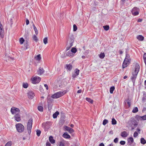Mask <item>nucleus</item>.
<instances>
[{
	"mask_svg": "<svg viewBox=\"0 0 146 146\" xmlns=\"http://www.w3.org/2000/svg\"><path fill=\"white\" fill-rule=\"evenodd\" d=\"M82 92V90H79L78 91L77 93H80Z\"/></svg>",
	"mask_w": 146,
	"mask_h": 146,
	"instance_id": "57",
	"label": "nucleus"
},
{
	"mask_svg": "<svg viewBox=\"0 0 146 146\" xmlns=\"http://www.w3.org/2000/svg\"><path fill=\"white\" fill-rule=\"evenodd\" d=\"M36 134L38 137L40 135L41 132L40 130H37L36 131Z\"/></svg>",
	"mask_w": 146,
	"mask_h": 146,
	"instance_id": "43",
	"label": "nucleus"
},
{
	"mask_svg": "<svg viewBox=\"0 0 146 146\" xmlns=\"http://www.w3.org/2000/svg\"><path fill=\"white\" fill-rule=\"evenodd\" d=\"M34 30L35 32V34L36 35H37L38 33V31L37 29H35Z\"/></svg>",
	"mask_w": 146,
	"mask_h": 146,
	"instance_id": "55",
	"label": "nucleus"
},
{
	"mask_svg": "<svg viewBox=\"0 0 146 146\" xmlns=\"http://www.w3.org/2000/svg\"><path fill=\"white\" fill-rule=\"evenodd\" d=\"M141 143L143 144H144L146 143V141L143 138H141Z\"/></svg>",
	"mask_w": 146,
	"mask_h": 146,
	"instance_id": "27",
	"label": "nucleus"
},
{
	"mask_svg": "<svg viewBox=\"0 0 146 146\" xmlns=\"http://www.w3.org/2000/svg\"><path fill=\"white\" fill-rule=\"evenodd\" d=\"M86 101L89 102H90L91 104L93 103V100L90 98H86Z\"/></svg>",
	"mask_w": 146,
	"mask_h": 146,
	"instance_id": "30",
	"label": "nucleus"
},
{
	"mask_svg": "<svg viewBox=\"0 0 146 146\" xmlns=\"http://www.w3.org/2000/svg\"><path fill=\"white\" fill-rule=\"evenodd\" d=\"M20 111V110L18 108L13 107H12L11 109V112L12 114H14L16 113H18Z\"/></svg>",
	"mask_w": 146,
	"mask_h": 146,
	"instance_id": "7",
	"label": "nucleus"
},
{
	"mask_svg": "<svg viewBox=\"0 0 146 146\" xmlns=\"http://www.w3.org/2000/svg\"><path fill=\"white\" fill-rule=\"evenodd\" d=\"M127 78V76H125L123 77V78H124V79H125Z\"/></svg>",
	"mask_w": 146,
	"mask_h": 146,
	"instance_id": "64",
	"label": "nucleus"
},
{
	"mask_svg": "<svg viewBox=\"0 0 146 146\" xmlns=\"http://www.w3.org/2000/svg\"><path fill=\"white\" fill-rule=\"evenodd\" d=\"M62 136L68 139L70 138V135L67 133H64L63 135Z\"/></svg>",
	"mask_w": 146,
	"mask_h": 146,
	"instance_id": "20",
	"label": "nucleus"
},
{
	"mask_svg": "<svg viewBox=\"0 0 146 146\" xmlns=\"http://www.w3.org/2000/svg\"><path fill=\"white\" fill-rule=\"evenodd\" d=\"M128 135V134L125 131H124L122 132L121 133V135L122 137H127Z\"/></svg>",
	"mask_w": 146,
	"mask_h": 146,
	"instance_id": "16",
	"label": "nucleus"
},
{
	"mask_svg": "<svg viewBox=\"0 0 146 146\" xmlns=\"http://www.w3.org/2000/svg\"><path fill=\"white\" fill-rule=\"evenodd\" d=\"M140 68V66L139 64L138 63H136L135 65V69L133 70L132 72V76L131 77V80L133 85L135 83V79L137 74L139 71Z\"/></svg>",
	"mask_w": 146,
	"mask_h": 146,
	"instance_id": "1",
	"label": "nucleus"
},
{
	"mask_svg": "<svg viewBox=\"0 0 146 146\" xmlns=\"http://www.w3.org/2000/svg\"><path fill=\"white\" fill-rule=\"evenodd\" d=\"M38 110L41 112H42L43 111V107L41 106H38Z\"/></svg>",
	"mask_w": 146,
	"mask_h": 146,
	"instance_id": "31",
	"label": "nucleus"
},
{
	"mask_svg": "<svg viewBox=\"0 0 146 146\" xmlns=\"http://www.w3.org/2000/svg\"><path fill=\"white\" fill-rule=\"evenodd\" d=\"M66 93V92L64 91H61L52 95L51 96V97L52 98L54 99L58 98L63 96Z\"/></svg>",
	"mask_w": 146,
	"mask_h": 146,
	"instance_id": "3",
	"label": "nucleus"
},
{
	"mask_svg": "<svg viewBox=\"0 0 146 146\" xmlns=\"http://www.w3.org/2000/svg\"><path fill=\"white\" fill-rule=\"evenodd\" d=\"M126 101L127 102L128 105L129 106H130V103L129 102V100L128 99Z\"/></svg>",
	"mask_w": 146,
	"mask_h": 146,
	"instance_id": "50",
	"label": "nucleus"
},
{
	"mask_svg": "<svg viewBox=\"0 0 146 146\" xmlns=\"http://www.w3.org/2000/svg\"><path fill=\"white\" fill-rule=\"evenodd\" d=\"M113 143H111L108 146H113Z\"/></svg>",
	"mask_w": 146,
	"mask_h": 146,
	"instance_id": "63",
	"label": "nucleus"
},
{
	"mask_svg": "<svg viewBox=\"0 0 146 146\" xmlns=\"http://www.w3.org/2000/svg\"><path fill=\"white\" fill-rule=\"evenodd\" d=\"M99 146H104V145L103 143H101L100 144Z\"/></svg>",
	"mask_w": 146,
	"mask_h": 146,
	"instance_id": "58",
	"label": "nucleus"
},
{
	"mask_svg": "<svg viewBox=\"0 0 146 146\" xmlns=\"http://www.w3.org/2000/svg\"><path fill=\"white\" fill-rule=\"evenodd\" d=\"M138 135V133L137 132L135 131L133 134V137H136Z\"/></svg>",
	"mask_w": 146,
	"mask_h": 146,
	"instance_id": "46",
	"label": "nucleus"
},
{
	"mask_svg": "<svg viewBox=\"0 0 146 146\" xmlns=\"http://www.w3.org/2000/svg\"><path fill=\"white\" fill-rule=\"evenodd\" d=\"M99 57L101 59H102L105 56L104 53L101 52L99 55Z\"/></svg>",
	"mask_w": 146,
	"mask_h": 146,
	"instance_id": "24",
	"label": "nucleus"
},
{
	"mask_svg": "<svg viewBox=\"0 0 146 146\" xmlns=\"http://www.w3.org/2000/svg\"><path fill=\"white\" fill-rule=\"evenodd\" d=\"M59 112L57 111L53 115V117L54 118H56L57 117V116L59 114Z\"/></svg>",
	"mask_w": 146,
	"mask_h": 146,
	"instance_id": "23",
	"label": "nucleus"
},
{
	"mask_svg": "<svg viewBox=\"0 0 146 146\" xmlns=\"http://www.w3.org/2000/svg\"><path fill=\"white\" fill-rule=\"evenodd\" d=\"M41 78L38 76L32 78V83L33 84H36L39 83L41 80Z\"/></svg>",
	"mask_w": 146,
	"mask_h": 146,
	"instance_id": "6",
	"label": "nucleus"
},
{
	"mask_svg": "<svg viewBox=\"0 0 146 146\" xmlns=\"http://www.w3.org/2000/svg\"><path fill=\"white\" fill-rule=\"evenodd\" d=\"M71 51L74 54L76 52L77 49L76 48L73 47L72 48Z\"/></svg>",
	"mask_w": 146,
	"mask_h": 146,
	"instance_id": "28",
	"label": "nucleus"
},
{
	"mask_svg": "<svg viewBox=\"0 0 146 146\" xmlns=\"http://www.w3.org/2000/svg\"><path fill=\"white\" fill-rule=\"evenodd\" d=\"M111 123L113 125H115L116 124L117 121L115 119L112 118V119Z\"/></svg>",
	"mask_w": 146,
	"mask_h": 146,
	"instance_id": "32",
	"label": "nucleus"
},
{
	"mask_svg": "<svg viewBox=\"0 0 146 146\" xmlns=\"http://www.w3.org/2000/svg\"><path fill=\"white\" fill-rule=\"evenodd\" d=\"M65 129L70 133H72L74 131L73 129L67 126L65 127Z\"/></svg>",
	"mask_w": 146,
	"mask_h": 146,
	"instance_id": "15",
	"label": "nucleus"
},
{
	"mask_svg": "<svg viewBox=\"0 0 146 146\" xmlns=\"http://www.w3.org/2000/svg\"><path fill=\"white\" fill-rule=\"evenodd\" d=\"M46 146H51V144L49 142H47L46 143Z\"/></svg>",
	"mask_w": 146,
	"mask_h": 146,
	"instance_id": "53",
	"label": "nucleus"
},
{
	"mask_svg": "<svg viewBox=\"0 0 146 146\" xmlns=\"http://www.w3.org/2000/svg\"><path fill=\"white\" fill-rule=\"evenodd\" d=\"M108 122V121L107 119H104V120L103 122V124L104 125H106Z\"/></svg>",
	"mask_w": 146,
	"mask_h": 146,
	"instance_id": "40",
	"label": "nucleus"
},
{
	"mask_svg": "<svg viewBox=\"0 0 146 146\" xmlns=\"http://www.w3.org/2000/svg\"><path fill=\"white\" fill-rule=\"evenodd\" d=\"M139 9L137 7H135L132 9L131 11L132 14L134 16H136L138 15L139 14Z\"/></svg>",
	"mask_w": 146,
	"mask_h": 146,
	"instance_id": "8",
	"label": "nucleus"
},
{
	"mask_svg": "<svg viewBox=\"0 0 146 146\" xmlns=\"http://www.w3.org/2000/svg\"><path fill=\"white\" fill-rule=\"evenodd\" d=\"M12 143V142L11 141H9L5 145V146H11Z\"/></svg>",
	"mask_w": 146,
	"mask_h": 146,
	"instance_id": "36",
	"label": "nucleus"
},
{
	"mask_svg": "<svg viewBox=\"0 0 146 146\" xmlns=\"http://www.w3.org/2000/svg\"><path fill=\"white\" fill-rule=\"evenodd\" d=\"M115 89V88L114 86L111 87L110 88V92L111 94H112L113 92Z\"/></svg>",
	"mask_w": 146,
	"mask_h": 146,
	"instance_id": "33",
	"label": "nucleus"
},
{
	"mask_svg": "<svg viewBox=\"0 0 146 146\" xmlns=\"http://www.w3.org/2000/svg\"><path fill=\"white\" fill-rule=\"evenodd\" d=\"M28 96L29 99H32L34 98L35 95L33 92L32 91H30L28 93Z\"/></svg>",
	"mask_w": 146,
	"mask_h": 146,
	"instance_id": "13",
	"label": "nucleus"
},
{
	"mask_svg": "<svg viewBox=\"0 0 146 146\" xmlns=\"http://www.w3.org/2000/svg\"><path fill=\"white\" fill-rule=\"evenodd\" d=\"M137 130L139 133H140V130L139 128H137Z\"/></svg>",
	"mask_w": 146,
	"mask_h": 146,
	"instance_id": "61",
	"label": "nucleus"
},
{
	"mask_svg": "<svg viewBox=\"0 0 146 146\" xmlns=\"http://www.w3.org/2000/svg\"><path fill=\"white\" fill-rule=\"evenodd\" d=\"M128 124L129 126L131 127V130H133L138 125L137 121L133 117L131 118L129 120Z\"/></svg>",
	"mask_w": 146,
	"mask_h": 146,
	"instance_id": "2",
	"label": "nucleus"
},
{
	"mask_svg": "<svg viewBox=\"0 0 146 146\" xmlns=\"http://www.w3.org/2000/svg\"><path fill=\"white\" fill-rule=\"evenodd\" d=\"M125 58H129V56L128 54H126Z\"/></svg>",
	"mask_w": 146,
	"mask_h": 146,
	"instance_id": "59",
	"label": "nucleus"
},
{
	"mask_svg": "<svg viewBox=\"0 0 146 146\" xmlns=\"http://www.w3.org/2000/svg\"><path fill=\"white\" fill-rule=\"evenodd\" d=\"M49 139V141L51 143L53 144L55 143V141L53 139V137L52 136H50Z\"/></svg>",
	"mask_w": 146,
	"mask_h": 146,
	"instance_id": "19",
	"label": "nucleus"
},
{
	"mask_svg": "<svg viewBox=\"0 0 146 146\" xmlns=\"http://www.w3.org/2000/svg\"><path fill=\"white\" fill-rule=\"evenodd\" d=\"M74 41V40L73 39H71L70 40V42H69L68 43V45L69 46L71 47L73 45V43Z\"/></svg>",
	"mask_w": 146,
	"mask_h": 146,
	"instance_id": "25",
	"label": "nucleus"
},
{
	"mask_svg": "<svg viewBox=\"0 0 146 146\" xmlns=\"http://www.w3.org/2000/svg\"><path fill=\"white\" fill-rule=\"evenodd\" d=\"M14 118L15 119V120L17 122L20 121L21 120L20 115L18 113L14 115Z\"/></svg>",
	"mask_w": 146,
	"mask_h": 146,
	"instance_id": "11",
	"label": "nucleus"
},
{
	"mask_svg": "<svg viewBox=\"0 0 146 146\" xmlns=\"http://www.w3.org/2000/svg\"><path fill=\"white\" fill-rule=\"evenodd\" d=\"M23 86L24 88H26L28 87V85L27 83H25L23 84Z\"/></svg>",
	"mask_w": 146,
	"mask_h": 146,
	"instance_id": "38",
	"label": "nucleus"
},
{
	"mask_svg": "<svg viewBox=\"0 0 146 146\" xmlns=\"http://www.w3.org/2000/svg\"><path fill=\"white\" fill-rule=\"evenodd\" d=\"M33 29H34V30H35V29H36L37 28L35 26L34 24L33 23Z\"/></svg>",
	"mask_w": 146,
	"mask_h": 146,
	"instance_id": "62",
	"label": "nucleus"
},
{
	"mask_svg": "<svg viewBox=\"0 0 146 146\" xmlns=\"http://www.w3.org/2000/svg\"><path fill=\"white\" fill-rule=\"evenodd\" d=\"M29 20L28 19H27L26 20V25H28L29 24Z\"/></svg>",
	"mask_w": 146,
	"mask_h": 146,
	"instance_id": "54",
	"label": "nucleus"
},
{
	"mask_svg": "<svg viewBox=\"0 0 146 146\" xmlns=\"http://www.w3.org/2000/svg\"><path fill=\"white\" fill-rule=\"evenodd\" d=\"M138 108L137 107H136L134 108L132 110V112L133 113H136L138 111Z\"/></svg>",
	"mask_w": 146,
	"mask_h": 146,
	"instance_id": "29",
	"label": "nucleus"
},
{
	"mask_svg": "<svg viewBox=\"0 0 146 146\" xmlns=\"http://www.w3.org/2000/svg\"><path fill=\"white\" fill-rule=\"evenodd\" d=\"M103 28L106 31H108L109 29V27L108 25H105L103 26Z\"/></svg>",
	"mask_w": 146,
	"mask_h": 146,
	"instance_id": "37",
	"label": "nucleus"
},
{
	"mask_svg": "<svg viewBox=\"0 0 146 146\" xmlns=\"http://www.w3.org/2000/svg\"><path fill=\"white\" fill-rule=\"evenodd\" d=\"M66 68L68 70L70 71L72 68V66L70 64H67L66 65Z\"/></svg>",
	"mask_w": 146,
	"mask_h": 146,
	"instance_id": "22",
	"label": "nucleus"
},
{
	"mask_svg": "<svg viewBox=\"0 0 146 146\" xmlns=\"http://www.w3.org/2000/svg\"><path fill=\"white\" fill-rule=\"evenodd\" d=\"M129 58H125L122 64V68H124L126 67L130 62Z\"/></svg>",
	"mask_w": 146,
	"mask_h": 146,
	"instance_id": "9",
	"label": "nucleus"
},
{
	"mask_svg": "<svg viewBox=\"0 0 146 146\" xmlns=\"http://www.w3.org/2000/svg\"><path fill=\"white\" fill-rule=\"evenodd\" d=\"M77 75H76V74L74 73L73 74L72 77L73 78H75Z\"/></svg>",
	"mask_w": 146,
	"mask_h": 146,
	"instance_id": "52",
	"label": "nucleus"
},
{
	"mask_svg": "<svg viewBox=\"0 0 146 146\" xmlns=\"http://www.w3.org/2000/svg\"><path fill=\"white\" fill-rule=\"evenodd\" d=\"M59 146H64V143L62 142H60L59 144Z\"/></svg>",
	"mask_w": 146,
	"mask_h": 146,
	"instance_id": "48",
	"label": "nucleus"
},
{
	"mask_svg": "<svg viewBox=\"0 0 146 146\" xmlns=\"http://www.w3.org/2000/svg\"><path fill=\"white\" fill-rule=\"evenodd\" d=\"M66 56L69 57H73L74 55V54L71 51H69L66 53Z\"/></svg>",
	"mask_w": 146,
	"mask_h": 146,
	"instance_id": "17",
	"label": "nucleus"
},
{
	"mask_svg": "<svg viewBox=\"0 0 146 146\" xmlns=\"http://www.w3.org/2000/svg\"><path fill=\"white\" fill-rule=\"evenodd\" d=\"M120 143L121 145H124L125 143V142L124 141H120Z\"/></svg>",
	"mask_w": 146,
	"mask_h": 146,
	"instance_id": "47",
	"label": "nucleus"
},
{
	"mask_svg": "<svg viewBox=\"0 0 146 146\" xmlns=\"http://www.w3.org/2000/svg\"><path fill=\"white\" fill-rule=\"evenodd\" d=\"M24 41V40L23 38H20V42L21 44H23Z\"/></svg>",
	"mask_w": 146,
	"mask_h": 146,
	"instance_id": "42",
	"label": "nucleus"
},
{
	"mask_svg": "<svg viewBox=\"0 0 146 146\" xmlns=\"http://www.w3.org/2000/svg\"><path fill=\"white\" fill-rule=\"evenodd\" d=\"M38 74L39 75H41L44 72V70L42 68L40 67L38 71Z\"/></svg>",
	"mask_w": 146,
	"mask_h": 146,
	"instance_id": "14",
	"label": "nucleus"
},
{
	"mask_svg": "<svg viewBox=\"0 0 146 146\" xmlns=\"http://www.w3.org/2000/svg\"><path fill=\"white\" fill-rule=\"evenodd\" d=\"M44 87L46 88V89L47 90H48V85L46 84H45L44 85Z\"/></svg>",
	"mask_w": 146,
	"mask_h": 146,
	"instance_id": "51",
	"label": "nucleus"
},
{
	"mask_svg": "<svg viewBox=\"0 0 146 146\" xmlns=\"http://www.w3.org/2000/svg\"><path fill=\"white\" fill-rule=\"evenodd\" d=\"M43 42L44 44H46L48 42V38L47 37H45L43 39Z\"/></svg>",
	"mask_w": 146,
	"mask_h": 146,
	"instance_id": "34",
	"label": "nucleus"
},
{
	"mask_svg": "<svg viewBox=\"0 0 146 146\" xmlns=\"http://www.w3.org/2000/svg\"><path fill=\"white\" fill-rule=\"evenodd\" d=\"M70 47L68 45V46L66 48V50H68L69 49Z\"/></svg>",
	"mask_w": 146,
	"mask_h": 146,
	"instance_id": "56",
	"label": "nucleus"
},
{
	"mask_svg": "<svg viewBox=\"0 0 146 146\" xmlns=\"http://www.w3.org/2000/svg\"><path fill=\"white\" fill-rule=\"evenodd\" d=\"M33 122V120L32 118L29 119L27 123V129L28 133L29 134H30L31 132V129Z\"/></svg>",
	"mask_w": 146,
	"mask_h": 146,
	"instance_id": "5",
	"label": "nucleus"
},
{
	"mask_svg": "<svg viewBox=\"0 0 146 146\" xmlns=\"http://www.w3.org/2000/svg\"><path fill=\"white\" fill-rule=\"evenodd\" d=\"M79 70L77 69H76L75 70V73L76 74V75H78L79 74Z\"/></svg>",
	"mask_w": 146,
	"mask_h": 146,
	"instance_id": "41",
	"label": "nucleus"
},
{
	"mask_svg": "<svg viewBox=\"0 0 146 146\" xmlns=\"http://www.w3.org/2000/svg\"><path fill=\"white\" fill-rule=\"evenodd\" d=\"M142 19H139L138 20V22H141L142 21Z\"/></svg>",
	"mask_w": 146,
	"mask_h": 146,
	"instance_id": "60",
	"label": "nucleus"
},
{
	"mask_svg": "<svg viewBox=\"0 0 146 146\" xmlns=\"http://www.w3.org/2000/svg\"><path fill=\"white\" fill-rule=\"evenodd\" d=\"M118 139L117 138H115L114 140V142L116 143L118 142Z\"/></svg>",
	"mask_w": 146,
	"mask_h": 146,
	"instance_id": "49",
	"label": "nucleus"
},
{
	"mask_svg": "<svg viewBox=\"0 0 146 146\" xmlns=\"http://www.w3.org/2000/svg\"><path fill=\"white\" fill-rule=\"evenodd\" d=\"M4 29L1 22H0V35L2 38L3 37Z\"/></svg>",
	"mask_w": 146,
	"mask_h": 146,
	"instance_id": "12",
	"label": "nucleus"
},
{
	"mask_svg": "<svg viewBox=\"0 0 146 146\" xmlns=\"http://www.w3.org/2000/svg\"><path fill=\"white\" fill-rule=\"evenodd\" d=\"M143 120H146V115L142 116H140L139 118Z\"/></svg>",
	"mask_w": 146,
	"mask_h": 146,
	"instance_id": "39",
	"label": "nucleus"
},
{
	"mask_svg": "<svg viewBox=\"0 0 146 146\" xmlns=\"http://www.w3.org/2000/svg\"><path fill=\"white\" fill-rule=\"evenodd\" d=\"M143 58L144 59V62L146 65V53H145L144 54Z\"/></svg>",
	"mask_w": 146,
	"mask_h": 146,
	"instance_id": "45",
	"label": "nucleus"
},
{
	"mask_svg": "<svg viewBox=\"0 0 146 146\" xmlns=\"http://www.w3.org/2000/svg\"><path fill=\"white\" fill-rule=\"evenodd\" d=\"M33 40H35V41H36V42L38 40L37 36L36 35H34L33 36Z\"/></svg>",
	"mask_w": 146,
	"mask_h": 146,
	"instance_id": "35",
	"label": "nucleus"
},
{
	"mask_svg": "<svg viewBox=\"0 0 146 146\" xmlns=\"http://www.w3.org/2000/svg\"><path fill=\"white\" fill-rule=\"evenodd\" d=\"M35 58L36 60H40L41 59L40 55V54H38L35 57Z\"/></svg>",
	"mask_w": 146,
	"mask_h": 146,
	"instance_id": "26",
	"label": "nucleus"
},
{
	"mask_svg": "<svg viewBox=\"0 0 146 146\" xmlns=\"http://www.w3.org/2000/svg\"><path fill=\"white\" fill-rule=\"evenodd\" d=\"M53 100L50 98H47V104L48 108L49 110L51 109L52 106V102Z\"/></svg>",
	"mask_w": 146,
	"mask_h": 146,
	"instance_id": "10",
	"label": "nucleus"
},
{
	"mask_svg": "<svg viewBox=\"0 0 146 146\" xmlns=\"http://www.w3.org/2000/svg\"><path fill=\"white\" fill-rule=\"evenodd\" d=\"M17 130L19 132H23L24 129V126L21 123H18L15 125Z\"/></svg>",
	"mask_w": 146,
	"mask_h": 146,
	"instance_id": "4",
	"label": "nucleus"
},
{
	"mask_svg": "<svg viewBox=\"0 0 146 146\" xmlns=\"http://www.w3.org/2000/svg\"><path fill=\"white\" fill-rule=\"evenodd\" d=\"M127 141L130 144L132 143L134 141L132 137H130L129 138L127 139Z\"/></svg>",
	"mask_w": 146,
	"mask_h": 146,
	"instance_id": "21",
	"label": "nucleus"
},
{
	"mask_svg": "<svg viewBox=\"0 0 146 146\" xmlns=\"http://www.w3.org/2000/svg\"><path fill=\"white\" fill-rule=\"evenodd\" d=\"M137 39L139 40L142 41L144 39V37L141 35H139L137 36Z\"/></svg>",
	"mask_w": 146,
	"mask_h": 146,
	"instance_id": "18",
	"label": "nucleus"
},
{
	"mask_svg": "<svg viewBox=\"0 0 146 146\" xmlns=\"http://www.w3.org/2000/svg\"><path fill=\"white\" fill-rule=\"evenodd\" d=\"M73 31H76L77 29V27L76 25L75 24L73 25Z\"/></svg>",
	"mask_w": 146,
	"mask_h": 146,
	"instance_id": "44",
	"label": "nucleus"
}]
</instances>
